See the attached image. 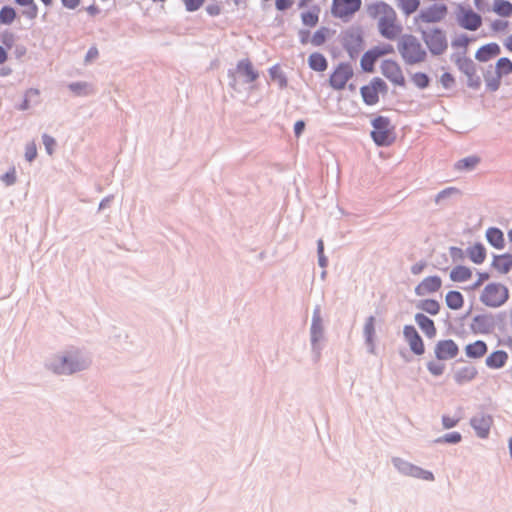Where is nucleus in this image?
<instances>
[{
	"label": "nucleus",
	"instance_id": "f257e3e1",
	"mask_svg": "<svg viewBox=\"0 0 512 512\" xmlns=\"http://www.w3.org/2000/svg\"><path fill=\"white\" fill-rule=\"evenodd\" d=\"M368 15L376 20L380 35L388 40L397 39L402 26L398 22L397 13L392 6L383 1H377L367 6Z\"/></svg>",
	"mask_w": 512,
	"mask_h": 512
},
{
	"label": "nucleus",
	"instance_id": "f03ea898",
	"mask_svg": "<svg viewBox=\"0 0 512 512\" xmlns=\"http://www.w3.org/2000/svg\"><path fill=\"white\" fill-rule=\"evenodd\" d=\"M398 51L406 64L414 65L426 59V51L413 35H404L398 42Z\"/></svg>",
	"mask_w": 512,
	"mask_h": 512
},
{
	"label": "nucleus",
	"instance_id": "7ed1b4c3",
	"mask_svg": "<svg viewBox=\"0 0 512 512\" xmlns=\"http://www.w3.org/2000/svg\"><path fill=\"white\" fill-rule=\"evenodd\" d=\"M510 293L506 285L500 282H491L482 289L479 300L488 308H499L509 299Z\"/></svg>",
	"mask_w": 512,
	"mask_h": 512
},
{
	"label": "nucleus",
	"instance_id": "20e7f679",
	"mask_svg": "<svg viewBox=\"0 0 512 512\" xmlns=\"http://www.w3.org/2000/svg\"><path fill=\"white\" fill-rule=\"evenodd\" d=\"M372 126L371 136L378 146H388L394 141V129L389 119L379 116L373 120Z\"/></svg>",
	"mask_w": 512,
	"mask_h": 512
},
{
	"label": "nucleus",
	"instance_id": "39448f33",
	"mask_svg": "<svg viewBox=\"0 0 512 512\" xmlns=\"http://www.w3.org/2000/svg\"><path fill=\"white\" fill-rule=\"evenodd\" d=\"M393 53L394 47L391 44L375 46L363 54L360 60V66L364 72L372 73L375 68V63L379 58Z\"/></svg>",
	"mask_w": 512,
	"mask_h": 512
},
{
	"label": "nucleus",
	"instance_id": "423d86ee",
	"mask_svg": "<svg viewBox=\"0 0 512 512\" xmlns=\"http://www.w3.org/2000/svg\"><path fill=\"white\" fill-rule=\"evenodd\" d=\"M448 13V8L444 4H434L425 9H422L420 13L414 18V22L417 25L437 23L442 21Z\"/></svg>",
	"mask_w": 512,
	"mask_h": 512
},
{
	"label": "nucleus",
	"instance_id": "0eeeda50",
	"mask_svg": "<svg viewBox=\"0 0 512 512\" xmlns=\"http://www.w3.org/2000/svg\"><path fill=\"white\" fill-rule=\"evenodd\" d=\"M353 75L354 71L351 64L340 63L332 71L329 77V85L334 90H343Z\"/></svg>",
	"mask_w": 512,
	"mask_h": 512
},
{
	"label": "nucleus",
	"instance_id": "6e6552de",
	"mask_svg": "<svg viewBox=\"0 0 512 512\" xmlns=\"http://www.w3.org/2000/svg\"><path fill=\"white\" fill-rule=\"evenodd\" d=\"M362 0H332L331 13L340 19H349L361 8Z\"/></svg>",
	"mask_w": 512,
	"mask_h": 512
},
{
	"label": "nucleus",
	"instance_id": "1a4fd4ad",
	"mask_svg": "<svg viewBox=\"0 0 512 512\" xmlns=\"http://www.w3.org/2000/svg\"><path fill=\"white\" fill-rule=\"evenodd\" d=\"M422 38L433 54H442L448 47L446 36L440 29L422 31Z\"/></svg>",
	"mask_w": 512,
	"mask_h": 512
},
{
	"label": "nucleus",
	"instance_id": "9d476101",
	"mask_svg": "<svg viewBox=\"0 0 512 512\" xmlns=\"http://www.w3.org/2000/svg\"><path fill=\"white\" fill-rule=\"evenodd\" d=\"M381 73L393 85L404 86L406 81L401 66L395 60H384L380 65Z\"/></svg>",
	"mask_w": 512,
	"mask_h": 512
},
{
	"label": "nucleus",
	"instance_id": "9b49d317",
	"mask_svg": "<svg viewBox=\"0 0 512 512\" xmlns=\"http://www.w3.org/2000/svg\"><path fill=\"white\" fill-rule=\"evenodd\" d=\"M387 86L381 78H374L368 85L361 87L363 101L367 105H374L379 101V92L386 91Z\"/></svg>",
	"mask_w": 512,
	"mask_h": 512
},
{
	"label": "nucleus",
	"instance_id": "f8f14e48",
	"mask_svg": "<svg viewBox=\"0 0 512 512\" xmlns=\"http://www.w3.org/2000/svg\"><path fill=\"white\" fill-rule=\"evenodd\" d=\"M458 24L469 31H476L482 25V17L471 8H462L457 15Z\"/></svg>",
	"mask_w": 512,
	"mask_h": 512
},
{
	"label": "nucleus",
	"instance_id": "ddd939ff",
	"mask_svg": "<svg viewBox=\"0 0 512 512\" xmlns=\"http://www.w3.org/2000/svg\"><path fill=\"white\" fill-rule=\"evenodd\" d=\"M329 32V28L324 26L316 30L313 35H310V32L307 29H300L298 31V37L302 45L310 43L311 45L318 47L326 42Z\"/></svg>",
	"mask_w": 512,
	"mask_h": 512
},
{
	"label": "nucleus",
	"instance_id": "4468645a",
	"mask_svg": "<svg viewBox=\"0 0 512 512\" xmlns=\"http://www.w3.org/2000/svg\"><path fill=\"white\" fill-rule=\"evenodd\" d=\"M478 376V369L473 364H466L457 367L452 372V377L455 383L459 386L468 384L475 380Z\"/></svg>",
	"mask_w": 512,
	"mask_h": 512
},
{
	"label": "nucleus",
	"instance_id": "2eb2a0df",
	"mask_svg": "<svg viewBox=\"0 0 512 512\" xmlns=\"http://www.w3.org/2000/svg\"><path fill=\"white\" fill-rule=\"evenodd\" d=\"M405 340L409 344L411 351L416 355H422L425 352V346L419 333L412 325H406L403 329Z\"/></svg>",
	"mask_w": 512,
	"mask_h": 512
},
{
	"label": "nucleus",
	"instance_id": "dca6fc26",
	"mask_svg": "<svg viewBox=\"0 0 512 512\" xmlns=\"http://www.w3.org/2000/svg\"><path fill=\"white\" fill-rule=\"evenodd\" d=\"M442 287V280L439 276L425 277L416 287L415 294L423 297L438 292Z\"/></svg>",
	"mask_w": 512,
	"mask_h": 512
},
{
	"label": "nucleus",
	"instance_id": "f3484780",
	"mask_svg": "<svg viewBox=\"0 0 512 512\" xmlns=\"http://www.w3.org/2000/svg\"><path fill=\"white\" fill-rule=\"evenodd\" d=\"M459 353L457 344L451 340H441L435 346V355L439 360L455 358Z\"/></svg>",
	"mask_w": 512,
	"mask_h": 512
},
{
	"label": "nucleus",
	"instance_id": "a211bd4d",
	"mask_svg": "<svg viewBox=\"0 0 512 512\" xmlns=\"http://www.w3.org/2000/svg\"><path fill=\"white\" fill-rule=\"evenodd\" d=\"M470 423L478 437L487 438L493 425V419L490 415L480 414L474 416Z\"/></svg>",
	"mask_w": 512,
	"mask_h": 512
},
{
	"label": "nucleus",
	"instance_id": "6ab92c4d",
	"mask_svg": "<svg viewBox=\"0 0 512 512\" xmlns=\"http://www.w3.org/2000/svg\"><path fill=\"white\" fill-rule=\"evenodd\" d=\"M501 53V48L497 43H488L481 46L475 53V58L480 62H487Z\"/></svg>",
	"mask_w": 512,
	"mask_h": 512
},
{
	"label": "nucleus",
	"instance_id": "aec40b11",
	"mask_svg": "<svg viewBox=\"0 0 512 512\" xmlns=\"http://www.w3.org/2000/svg\"><path fill=\"white\" fill-rule=\"evenodd\" d=\"M320 7L313 5L300 13L302 24L307 28H314L319 22Z\"/></svg>",
	"mask_w": 512,
	"mask_h": 512
},
{
	"label": "nucleus",
	"instance_id": "412c9836",
	"mask_svg": "<svg viewBox=\"0 0 512 512\" xmlns=\"http://www.w3.org/2000/svg\"><path fill=\"white\" fill-rule=\"evenodd\" d=\"M509 356L508 353L504 350H497L490 353L486 360L485 364L490 369H501L508 362Z\"/></svg>",
	"mask_w": 512,
	"mask_h": 512
},
{
	"label": "nucleus",
	"instance_id": "4be33fe9",
	"mask_svg": "<svg viewBox=\"0 0 512 512\" xmlns=\"http://www.w3.org/2000/svg\"><path fill=\"white\" fill-rule=\"evenodd\" d=\"M415 321L428 338L436 336L437 330L433 320L422 313H417L415 315Z\"/></svg>",
	"mask_w": 512,
	"mask_h": 512
},
{
	"label": "nucleus",
	"instance_id": "5701e85b",
	"mask_svg": "<svg viewBox=\"0 0 512 512\" xmlns=\"http://www.w3.org/2000/svg\"><path fill=\"white\" fill-rule=\"evenodd\" d=\"M15 3L22 8V15L29 19L34 20L39 13L38 5L35 0H14Z\"/></svg>",
	"mask_w": 512,
	"mask_h": 512
},
{
	"label": "nucleus",
	"instance_id": "b1692460",
	"mask_svg": "<svg viewBox=\"0 0 512 512\" xmlns=\"http://www.w3.org/2000/svg\"><path fill=\"white\" fill-rule=\"evenodd\" d=\"M487 350V344L482 340H477L465 347L466 356L475 359L483 357L487 353Z\"/></svg>",
	"mask_w": 512,
	"mask_h": 512
},
{
	"label": "nucleus",
	"instance_id": "393cba45",
	"mask_svg": "<svg viewBox=\"0 0 512 512\" xmlns=\"http://www.w3.org/2000/svg\"><path fill=\"white\" fill-rule=\"evenodd\" d=\"M77 369H78V363L70 358H67V357L61 358L59 363H55L53 365V370L59 374L73 373Z\"/></svg>",
	"mask_w": 512,
	"mask_h": 512
},
{
	"label": "nucleus",
	"instance_id": "a878e982",
	"mask_svg": "<svg viewBox=\"0 0 512 512\" xmlns=\"http://www.w3.org/2000/svg\"><path fill=\"white\" fill-rule=\"evenodd\" d=\"M494 268L501 274H507L512 269V255L503 254L496 256L493 261Z\"/></svg>",
	"mask_w": 512,
	"mask_h": 512
},
{
	"label": "nucleus",
	"instance_id": "bb28decb",
	"mask_svg": "<svg viewBox=\"0 0 512 512\" xmlns=\"http://www.w3.org/2000/svg\"><path fill=\"white\" fill-rule=\"evenodd\" d=\"M309 67L317 72H324L328 67L327 59L321 53L314 52L308 58Z\"/></svg>",
	"mask_w": 512,
	"mask_h": 512
},
{
	"label": "nucleus",
	"instance_id": "cd10ccee",
	"mask_svg": "<svg viewBox=\"0 0 512 512\" xmlns=\"http://www.w3.org/2000/svg\"><path fill=\"white\" fill-rule=\"evenodd\" d=\"M472 277L470 268L462 265L455 266L450 272V279L453 282H466Z\"/></svg>",
	"mask_w": 512,
	"mask_h": 512
},
{
	"label": "nucleus",
	"instance_id": "c85d7f7f",
	"mask_svg": "<svg viewBox=\"0 0 512 512\" xmlns=\"http://www.w3.org/2000/svg\"><path fill=\"white\" fill-rule=\"evenodd\" d=\"M492 10L502 18H509L512 16V3L508 0H494Z\"/></svg>",
	"mask_w": 512,
	"mask_h": 512
},
{
	"label": "nucleus",
	"instance_id": "c756f323",
	"mask_svg": "<svg viewBox=\"0 0 512 512\" xmlns=\"http://www.w3.org/2000/svg\"><path fill=\"white\" fill-rule=\"evenodd\" d=\"M467 254L469 259L475 264H481L485 261L486 250L480 243L474 244L468 248Z\"/></svg>",
	"mask_w": 512,
	"mask_h": 512
},
{
	"label": "nucleus",
	"instance_id": "7c9ffc66",
	"mask_svg": "<svg viewBox=\"0 0 512 512\" xmlns=\"http://www.w3.org/2000/svg\"><path fill=\"white\" fill-rule=\"evenodd\" d=\"M237 70L248 82H253L258 77V73L254 70L249 60L240 61L237 65Z\"/></svg>",
	"mask_w": 512,
	"mask_h": 512
},
{
	"label": "nucleus",
	"instance_id": "2f4dec72",
	"mask_svg": "<svg viewBox=\"0 0 512 512\" xmlns=\"http://www.w3.org/2000/svg\"><path fill=\"white\" fill-rule=\"evenodd\" d=\"M445 302L450 309L459 310L464 305V298L459 291H449L446 294Z\"/></svg>",
	"mask_w": 512,
	"mask_h": 512
},
{
	"label": "nucleus",
	"instance_id": "473e14b6",
	"mask_svg": "<svg viewBox=\"0 0 512 512\" xmlns=\"http://www.w3.org/2000/svg\"><path fill=\"white\" fill-rule=\"evenodd\" d=\"M488 242L497 249L504 247V236L500 229L489 228L486 232Z\"/></svg>",
	"mask_w": 512,
	"mask_h": 512
},
{
	"label": "nucleus",
	"instance_id": "72a5a7b5",
	"mask_svg": "<svg viewBox=\"0 0 512 512\" xmlns=\"http://www.w3.org/2000/svg\"><path fill=\"white\" fill-rule=\"evenodd\" d=\"M496 75L501 78L512 73V61L507 57L498 59L495 66Z\"/></svg>",
	"mask_w": 512,
	"mask_h": 512
},
{
	"label": "nucleus",
	"instance_id": "f704fd0d",
	"mask_svg": "<svg viewBox=\"0 0 512 512\" xmlns=\"http://www.w3.org/2000/svg\"><path fill=\"white\" fill-rule=\"evenodd\" d=\"M417 307L430 315H437L440 311V304L434 299H425L418 303Z\"/></svg>",
	"mask_w": 512,
	"mask_h": 512
},
{
	"label": "nucleus",
	"instance_id": "c9c22d12",
	"mask_svg": "<svg viewBox=\"0 0 512 512\" xmlns=\"http://www.w3.org/2000/svg\"><path fill=\"white\" fill-rule=\"evenodd\" d=\"M398 7L405 15H411L416 12L420 6L419 0H397Z\"/></svg>",
	"mask_w": 512,
	"mask_h": 512
},
{
	"label": "nucleus",
	"instance_id": "e433bc0d",
	"mask_svg": "<svg viewBox=\"0 0 512 512\" xmlns=\"http://www.w3.org/2000/svg\"><path fill=\"white\" fill-rule=\"evenodd\" d=\"M480 162L479 157L477 156H469L464 159L459 160L455 164V168L459 171L462 170H471L476 167V165Z\"/></svg>",
	"mask_w": 512,
	"mask_h": 512
},
{
	"label": "nucleus",
	"instance_id": "4c0bfd02",
	"mask_svg": "<svg viewBox=\"0 0 512 512\" xmlns=\"http://www.w3.org/2000/svg\"><path fill=\"white\" fill-rule=\"evenodd\" d=\"M16 11L11 6H3L0 9V22L2 24H11L16 19Z\"/></svg>",
	"mask_w": 512,
	"mask_h": 512
},
{
	"label": "nucleus",
	"instance_id": "58836bf2",
	"mask_svg": "<svg viewBox=\"0 0 512 512\" xmlns=\"http://www.w3.org/2000/svg\"><path fill=\"white\" fill-rule=\"evenodd\" d=\"M40 98V91L38 89L31 88L26 91L25 99L21 105V109L26 110L30 107L31 103H37Z\"/></svg>",
	"mask_w": 512,
	"mask_h": 512
},
{
	"label": "nucleus",
	"instance_id": "ea45409f",
	"mask_svg": "<svg viewBox=\"0 0 512 512\" xmlns=\"http://www.w3.org/2000/svg\"><path fill=\"white\" fill-rule=\"evenodd\" d=\"M68 87L76 96H85L91 92L90 86L86 82L71 83Z\"/></svg>",
	"mask_w": 512,
	"mask_h": 512
},
{
	"label": "nucleus",
	"instance_id": "a19ab883",
	"mask_svg": "<svg viewBox=\"0 0 512 512\" xmlns=\"http://www.w3.org/2000/svg\"><path fill=\"white\" fill-rule=\"evenodd\" d=\"M490 29L494 33H504L509 29V22L503 19H495L490 23Z\"/></svg>",
	"mask_w": 512,
	"mask_h": 512
},
{
	"label": "nucleus",
	"instance_id": "79ce46f5",
	"mask_svg": "<svg viewBox=\"0 0 512 512\" xmlns=\"http://www.w3.org/2000/svg\"><path fill=\"white\" fill-rule=\"evenodd\" d=\"M412 82L418 88L424 89L429 85V78L425 73L417 72L412 75Z\"/></svg>",
	"mask_w": 512,
	"mask_h": 512
},
{
	"label": "nucleus",
	"instance_id": "37998d69",
	"mask_svg": "<svg viewBox=\"0 0 512 512\" xmlns=\"http://www.w3.org/2000/svg\"><path fill=\"white\" fill-rule=\"evenodd\" d=\"M462 439V436L459 432H452L444 435L441 438H438L436 440L437 443H452L456 444L459 443Z\"/></svg>",
	"mask_w": 512,
	"mask_h": 512
},
{
	"label": "nucleus",
	"instance_id": "c03bdc74",
	"mask_svg": "<svg viewBox=\"0 0 512 512\" xmlns=\"http://www.w3.org/2000/svg\"><path fill=\"white\" fill-rule=\"evenodd\" d=\"M411 474L414 477L421 478V479L426 480V481L434 480V476H433L432 472L423 470V469L418 468V467H412L411 468Z\"/></svg>",
	"mask_w": 512,
	"mask_h": 512
},
{
	"label": "nucleus",
	"instance_id": "a18cd8bd",
	"mask_svg": "<svg viewBox=\"0 0 512 512\" xmlns=\"http://www.w3.org/2000/svg\"><path fill=\"white\" fill-rule=\"evenodd\" d=\"M429 372L434 376H439L444 372L445 365L439 362L431 361L427 364Z\"/></svg>",
	"mask_w": 512,
	"mask_h": 512
},
{
	"label": "nucleus",
	"instance_id": "49530a36",
	"mask_svg": "<svg viewBox=\"0 0 512 512\" xmlns=\"http://www.w3.org/2000/svg\"><path fill=\"white\" fill-rule=\"evenodd\" d=\"M37 156V147L34 142L27 144L25 148V158L27 161L32 162Z\"/></svg>",
	"mask_w": 512,
	"mask_h": 512
},
{
	"label": "nucleus",
	"instance_id": "de8ad7c7",
	"mask_svg": "<svg viewBox=\"0 0 512 512\" xmlns=\"http://www.w3.org/2000/svg\"><path fill=\"white\" fill-rule=\"evenodd\" d=\"M459 420L460 419L458 417H452L449 415L442 416V424L445 429H451L455 427L458 424Z\"/></svg>",
	"mask_w": 512,
	"mask_h": 512
},
{
	"label": "nucleus",
	"instance_id": "09e8293b",
	"mask_svg": "<svg viewBox=\"0 0 512 512\" xmlns=\"http://www.w3.org/2000/svg\"><path fill=\"white\" fill-rule=\"evenodd\" d=\"M364 331L368 341H372V337L374 335L375 326H374V318L370 317L365 324Z\"/></svg>",
	"mask_w": 512,
	"mask_h": 512
},
{
	"label": "nucleus",
	"instance_id": "8fccbe9b",
	"mask_svg": "<svg viewBox=\"0 0 512 512\" xmlns=\"http://www.w3.org/2000/svg\"><path fill=\"white\" fill-rule=\"evenodd\" d=\"M185 7L188 11L198 10L204 3V0H183Z\"/></svg>",
	"mask_w": 512,
	"mask_h": 512
},
{
	"label": "nucleus",
	"instance_id": "3c124183",
	"mask_svg": "<svg viewBox=\"0 0 512 512\" xmlns=\"http://www.w3.org/2000/svg\"><path fill=\"white\" fill-rule=\"evenodd\" d=\"M440 82L443 85V87L450 88L453 86L455 79L452 74L446 72V73L442 74V76L440 78Z\"/></svg>",
	"mask_w": 512,
	"mask_h": 512
},
{
	"label": "nucleus",
	"instance_id": "603ef678",
	"mask_svg": "<svg viewBox=\"0 0 512 512\" xmlns=\"http://www.w3.org/2000/svg\"><path fill=\"white\" fill-rule=\"evenodd\" d=\"M43 144H44L48 154L51 155L53 153V149H54V146H55L54 138H52L51 136H49L47 134H44L43 135Z\"/></svg>",
	"mask_w": 512,
	"mask_h": 512
},
{
	"label": "nucleus",
	"instance_id": "864d4df0",
	"mask_svg": "<svg viewBox=\"0 0 512 512\" xmlns=\"http://www.w3.org/2000/svg\"><path fill=\"white\" fill-rule=\"evenodd\" d=\"M294 0H275L277 10L284 11L292 7Z\"/></svg>",
	"mask_w": 512,
	"mask_h": 512
},
{
	"label": "nucleus",
	"instance_id": "5fc2aeb1",
	"mask_svg": "<svg viewBox=\"0 0 512 512\" xmlns=\"http://www.w3.org/2000/svg\"><path fill=\"white\" fill-rule=\"evenodd\" d=\"M458 189L455 188V187H449V188H446L444 190H442L441 192H439L436 196V202H439L442 198L444 197H447V196H450L452 194H456L458 193Z\"/></svg>",
	"mask_w": 512,
	"mask_h": 512
},
{
	"label": "nucleus",
	"instance_id": "6e6d98bb",
	"mask_svg": "<svg viewBox=\"0 0 512 512\" xmlns=\"http://www.w3.org/2000/svg\"><path fill=\"white\" fill-rule=\"evenodd\" d=\"M427 264L424 261H420L411 266V273L414 275L421 274L426 268Z\"/></svg>",
	"mask_w": 512,
	"mask_h": 512
},
{
	"label": "nucleus",
	"instance_id": "4d7b16f0",
	"mask_svg": "<svg viewBox=\"0 0 512 512\" xmlns=\"http://www.w3.org/2000/svg\"><path fill=\"white\" fill-rule=\"evenodd\" d=\"M500 83L501 78H499V76L486 81L487 88L491 91H496L500 87Z\"/></svg>",
	"mask_w": 512,
	"mask_h": 512
},
{
	"label": "nucleus",
	"instance_id": "13d9d810",
	"mask_svg": "<svg viewBox=\"0 0 512 512\" xmlns=\"http://www.w3.org/2000/svg\"><path fill=\"white\" fill-rule=\"evenodd\" d=\"M16 180V172H15V169L13 168L10 172L6 173L3 177V181L7 184V185H11L15 182Z\"/></svg>",
	"mask_w": 512,
	"mask_h": 512
},
{
	"label": "nucleus",
	"instance_id": "bf43d9fd",
	"mask_svg": "<svg viewBox=\"0 0 512 512\" xmlns=\"http://www.w3.org/2000/svg\"><path fill=\"white\" fill-rule=\"evenodd\" d=\"M61 3L65 8L74 10L79 6L80 0H61Z\"/></svg>",
	"mask_w": 512,
	"mask_h": 512
},
{
	"label": "nucleus",
	"instance_id": "052dcab7",
	"mask_svg": "<svg viewBox=\"0 0 512 512\" xmlns=\"http://www.w3.org/2000/svg\"><path fill=\"white\" fill-rule=\"evenodd\" d=\"M304 128H305L304 121L299 120V121H297L295 123V125H294V132H295L296 137H299L302 134Z\"/></svg>",
	"mask_w": 512,
	"mask_h": 512
},
{
	"label": "nucleus",
	"instance_id": "680f3d73",
	"mask_svg": "<svg viewBox=\"0 0 512 512\" xmlns=\"http://www.w3.org/2000/svg\"><path fill=\"white\" fill-rule=\"evenodd\" d=\"M489 278V274L484 272V273H480L479 274V277H478V280L473 284V286L471 287V289H476L478 288L485 280H487Z\"/></svg>",
	"mask_w": 512,
	"mask_h": 512
},
{
	"label": "nucleus",
	"instance_id": "e2e57ef3",
	"mask_svg": "<svg viewBox=\"0 0 512 512\" xmlns=\"http://www.w3.org/2000/svg\"><path fill=\"white\" fill-rule=\"evenodd\" d=\"M86 11H87L90 15L95 16V15H97V14L100 12V9H99V7H98L97 5L92 4V5H90V6H88V7L86 8Z\"/></svg>",
	"mask_w": 512,
	"mask_h": 512
},
{
	"label": "nucleus",
	"instance_id": "0e129e2a",
	"mask_svg": "<svg viewBox=\"0 0 512 512\" xmlns=\"http://www.w3.org/2000/svg\"><path fill=\"white\" fill-rule=\"evenodd\" d=\"M8 59V53L6 51V49L2 46H0V64H3L7 61Z\"/></svg>",
	"mask_w": 512,
	"mask_h": 512
},
{
	"label": "nucleus",
	"instance_id": "69168bd1",
	"mask_svg": "<svg viewBox=\"0 0 512 512\" xmlns=\"http://www.w3.org/2000/svg\"><path fill=\"white\" fill-rule=\"evenodd\" d=\"M474 5L478 10L482 11L487 5V0H474Z\"/></svg>",
	"mask_w": 512,
	"mask_h": 512
},
{
	"label": "nucleus",
	"instance_id": "338daca9",
	"mask_svg": "<svg viewBox=\"0 0 512 512\" xmlns=\"http://www.w3.org/2000/svg\"><path fill=\"white\" fill-rule=\"evenodd\" d=\"M504 47L509 51L512 52V34L509 35L503 43Z\"/></svg>",
	"mask_w": 512,
	"mask_h": 512
},
{
	"label": "nucleus",
	"instance_id": "774afa93",
	"mask_svg": "<svg viewBox=\"0 0 512 512\" xmlns=\"http://www.w3.org/2000/svg\"><path fill=\"white\" fill-rule=\"evenodd\" d=\"M97 56H98V50L96 48H91V49H89V51L87 53L86 59L91 60V59L96 58Z\"/></svg>",
	"mask_w": 512,
	"mask_h": 512
}]
</instances>
